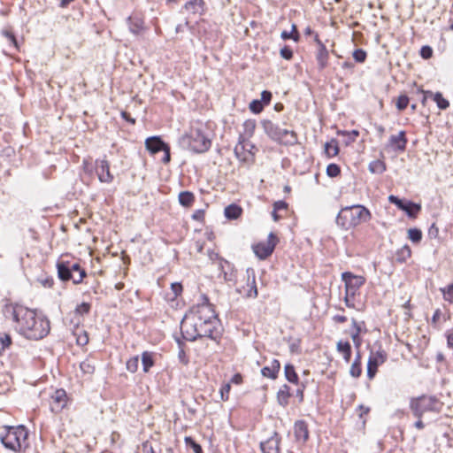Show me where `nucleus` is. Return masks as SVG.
Masks as SVG:
<instances>
[{
    "mask_svg": "<svg viewBox=\"0 0 453 453\" xmlns=\"http://www.w3.org/2000/svg\"><path fill=\"white\" fill-rule=\"evenodd\" d=\"M3 314L12 322L13 328L27 340H42L50 333V320L44 316H38L35 310L19 303H8L4 306Z\"/></svg>",
    "mask_w": 453,
    "mask_h": 453,
    "instance_id": "f257e3e1",
    "label": "nucleus"
},
{
    "mask_svg": "<svg viewBox=\"0 0 453 453\" xmlns=\"http://www.w3.org/2000/svg\"><path fill=\"white\" fill-rule=\"evenodd\" d=\"M372 219L371 211L362 204H354L341 209L336 224L344 230L354 228Z\"/></svg>",
    "mask_w": 453,
    "mask_h": 453,
    "instance_id": "f03ea898",
    "label": "nucleus"
},
{
    "mask_svg": "<svg viewBox=\"0 0 453 453\" xmlns=\"http://www.w3.org/2000/svg\"><path fill=\"white\" fill-rule=\"evenodd\" d=\"M179 145L194 153H204L211 146V140L201 127H191L188 133L179 138Z\"/></svg>",
    "mask_w": 453,
    "mask_h": 453,
    "instance_id": "7ed1b4c3",
    "label": "nucleus"
},
{
    "mask_svg": "<svg viewBox=\"0 0 453 453\" xmlns=\"http://www.w3.org/2000/svg\"><path fill=\"white\" fill-rule=\"evenodd\" d=\"M203 318L196 321L195 317L185 316L180 323L181 340H197L198 338H210L216 340L213 329L205 328L202 324Z\"/></svg>",
    "mask_w": 453,
    "mask_h": 453,
    "instance_id": "20e7f679",
    "label": "nucleus"
},
{
    "mask_svg": "<svg viewBox=\"0 0 453 453\" xmlns=\"http://www.w3.org/2000/svg\"><path fill=\"white\" fill-rule=\"evenodd\" d=\"M0 441L6 449L21 451L27 446V431L23 426H9L5 434L0 436Z\"/></svg>",
    "mask_w": 453,
    "mask_h": 453,
    "instance_id": "39448f33",
    "label": "nucleus"
},
{
    "mask_svg": "<svg viewBox=\"0 0 453 453\" xmlns=\"http://www.w3.org/2000/svg\"><path fill=\"white\" fill-rule=\"evenodd\" d=\"M57 268L58 278L63 281L71 280L74 284H80L87 275L79 263L61 261L57 264Z\"/></svg>",
    "mask_w": 453,
    "mask_h": 453,
    "instance_id": "423d86ee",
    "label": "nucleus"
},
{
    "mask_svg": "<svg viewBox=\"0 0 453 453\" xmlns=\"http://www.w3.org/2000/svg\"><path fill=\"white\" fill-rule=\"evenodd\" d=\"M438 405L439 402L434 397L426 395L414 399L411 403L413 414L419 418L425 412L437 411Z\"/></svg>",
    "mask_w": 453,
    "mask_h": 453,
    "instance_id": "0eeeda50",
    "label": "nucleus"
},
{
    "mask_svg": "<svg viewBox=\"0 0 453 453\" xmlns=\"http://www.w3.org/2000/svg\"><path fill=\"white\" fill-rule=\"evenodd\" d=\"M197 321L202 317V324L205 328L212 329L211 319L216 318L213 305L209 302V298L205 295L201 296V301L196 306Z\"/></svg>",
    "mask_w": 453,
    "mask_h": 453,
    "instance_id": "6e6552de",
    "label": "nucleus"
},
{
    "mask_svg": "<svg viewBox=\"0 0 453 453\" xmlns=\"http://www.w3.org/2000/svg\"><path fill=\"white\" fill-rule=\"evenodd\" d=\"M342 279L345 283L346 288V303L349 302V296H355L359 288L365 283V280L362 276L354 275L349 272L342 274Z\"/></svg>",
    "mask_w": 453,
    "mask_h": 453,
    "instance_id": "1a4fd4ad",
    "label": "nucleus"
},
{
    "mask_svg": "<svg viewBox=\"0 0 453 453\" xmlns=\"http://www.w3.org/2000/svg\"><path fill=\"white\" fill-rule=\"evenodd\" d=\"M277 242V236L270 233L266 241L253 245V251L260 259H265L273 252Z\"/></svg>",
    "mask_w": 453,
    "mask_h": 453,
    "instance_id": "9d476101",
    "label": "nucleus"
},
{
    "mask_svg": "<svg viewBox=\"0 0 453 453\" xmlns=\"http://www.w3.org/2000/svg\"><path fill=\"white\" fill-rule=\"evenodd\" d=\"M388 200L395 204L400 210L406 212V214L412 219H415L421 211V205L415 203L411 201L402 200L393 195L389 196Z\"/></svg>",
    "mask_w": 453,
    "mask_h": 453,
    "instance_id": "9b49d317",
    "label": "nucleus"
},
{
    "mask_svg": "<svg viewBox=\"0 0 453 453\" xmlns=\"http://www.w3.org/2000/svg\"><path fill=\"white\" fill-rule=\"evenodd\" d=\"M68 403V397L66 392L62 389H57L50 396V406L52 412H60Z\"/></svg>",
    "mask_w": 453,
    "mask_h": 453,
    "instance_id": "f8f14e48",
    "label": "nucleus"
},
{
    "mask_svg": "<svg viewBox=\"0 0 453 453\" xmlns=\"http://www.w3.org/2000/svg\"><path fill=\"white\" fill-rule=\"evenodd\" d=\"M96 173L101 182L111 183L114 177L110 171V163L105 158L96 160Z\"/></svg>",
    "mask_w": 453,
    "mask_h": 453,
    "instance_id": "ddd939ff",
    "label": "nucleus"
},
{
    "mask_svg": "<svg viewBox=\"0 0 453 453\" xmlns=\"http://www.w3.org/2000/svg\"><path fill=\"white\" fill-rule=\"evenodd\" d=\"M247 273L246 287L243 286L242 288H239L238 291L246 297H257V289L256 286L255 273L253 271H251V273L248 271Z\"/></svg>",
    "mask_w": 453,
    "mask_h": 453,
    "instance_id": "4468645a",
    "label": "nucleus"
},
{
    "mask_svg": "<svg viewBox=\"0 0 453 453\" xmlns=\"http://www.w3.org/2000/svg\"><path fill=\"white\" fill-rule=\"evenodd\" d=\"M407 142L405 132L400 131L397 135H391L389 137L387 146L392 148L394 150L404 151Z\"/></svg>",
    "mask_w": 453,
    "mask_h": 453,
    "instance_id": "2eb2a0df",
    "label": "nucleus"
},
{
    "mask_svg": "<svg viewBox=\"0 0 453 453\" xmlns=\"http://www.w3.org/2000/svg\"><path fill=\"white\" fill-rule=\"evenodd\" d=\"M278 137L279 139H275V141L284 145H295L297 143V134L293 130L280 127Z\"/></svg>",
    "mask_w": 453,
    "mask_h": 453,
    "instance_id": "dca6fc26",
    "label": "nucleus"
},
{
    "mask_svg": "<svg viewBox=\"0 0 453 453\" xmlns=\"http://www.w3.org/2000/svg\"><path fill=\"white\" fill-rule=\"evenodd\" d=\"M145 146L151 154H156L163 150L166 146V143H165L159 137L153 136L146 139Z\"/></svg>",
    "mask_w": 453,
    "mask_h": 453,
    "instance_id": "f3484780",
    "label": "nucleus"
},
{
    "mask_svg": "<svg viewBox=\"0 0 453 453\" xmlns=\"http://www.w3.org/2000/svg\"><path fill=\"white\" fill-rule=\"evenodd\" d=\"M295 436L298 441L304 443L309 438V431L307 424L299 420L295 423Z\"/></svg>",
    "mask_w": 453,
    "mask_h": 453,
    "instance_id": "a211bd4d",
    "label": "nucleus"
},
{
    "mask_svg": "<svg viewBox=\"0 0 453 453\" xmlns=\"http://www.w3.org/2000/svg\"><path fill=\"white\" fill-rule=\"evenodd\" d=\"M329 52L325 44H319L317 50L316 60L319 70L325 69L328 65Z\"/></svg>",
    "mask_w": 453,
    "mask_h": 453,
    "instance_id": "6ab92c4d",
    "label": "nucleus"
},
{
    "mask_svg": "<svg viewBox=\"0 0 453 453\" xmlns=\"http://www.w3.org/2000/svg\"><path fill=\"white\" fill-rule=\"evenodd\" d=\"M184 9L188 13L201 15L204 11V2L203 0H190L185 4Z\"/></svg>",
    "mask_w": 453,
    "mask_h": 453,
    "instance_id": "aec40b11",
    "label": "nucleus"
},
{
    "mask_svg": "<svg viewBox=\"0 0 453 453\" xmlns=\"http://www.w3.org/2000/svg\"><path fill=\"white\" fill-rule=\"evenodd\" d=\"M280 368V362L276 359H273L269 366H265L261 370V373L264 377L274 380L277 378Z\"/></svg>",
    "mask_w": 453,
    "mask_h": 453,
    "instance_id": "412c9836",
    "label": "nucleus"
},
{
    "mask_svg": "<svg viewBox=\"0 0 453 453\" xmlns=\"http://www.w3.org/2000/svg\"><path fill=\"white\" fill-rule=\"evenodd\" d=\"M265 134L273 141L275 139H279L278 132L280 130V127L274 124L273 121L265 119L261 122Z\"/></svg>",
    "mask_w": 453,
    "mask_h": 453,
    "instance_id": "4be33fe9",
    "label": "nucleus"
},
{
    "mask_svg": "<svg viewBox=\"0 0 453 453\" xmlns=\"http://www.w3.org/2000/svg\"><path fill=\"white\" fill-rule=\"evenodd\" d=\"M128 25L130 32L136 35L142 34L145 29L143 20L138 17H129Z\"/></svg>",
    "mask_w": 453,
    "mask_h": 453,
    "instance_id": "5701e85b",
    "label": "nucleus"
},
{
    "mask_svg": "<svg viewBox=\"0 0 453 453\" xmlns=\"http://www.w3.org/2000/svg\"><path fill=\"white\" fill-rule=\"evenodd\" d=\"M382 356L371 357L367 364V376L369 379H372L376 372L379 364L383 363Z\"/></svg>",
    "mask_w": 453,
    "mask_h": 453,
    "instance_id": "b1692460",
    "label": "nucleus"
},
{
    "mask_svg": "<svg viewBox=\"0 0 453 453\" xmlns=\"http://www.w3.org/2000/svg\"><path fill=\"white\" fill-rule=\"evenodd\" d=\"M290 395L289 387L288 385H283L277 393L278 403L283 407L287 406L288 404Z\"/></svg>",
    "mask_w": 453,
    "mask_h": 453,
    "instance_id": "393cba45",
    "label": "nucleus"
},
{
    "mask_svg": "<svg viewBox=\"0 0 453 453\" xmlns=\"http://www.w3.org/2000/svg\"><path fill=\"white\" fill-rule=\"evenodd\" d=\"M242 213V209L235 203H232L225 208V216L228 219H236Z\"/></svg>",
    "mask_w": 453,
    "mask_h": 453,
    "instance_id": "a878e982",
    "label": "nucleus"
},
{
    "mask_svg": "<svg viewBox=\"0 0 453 453\" xmlns=\"http://www.w3.org/2000/svg\"><path fill=\"white\" fill-rule=\"evenodd\" d=\"M325 153L328 157H335L339 153L337 140L332 139L330 142H326Z\"/></svg>",
    "mask_w": 453,
    "mask_h": 453,
    "instance_id": "bb28decb",
    "label": "nucleus"
},
{
    "mask_svg": "<svg viewBox=\"0 0 453 453\" xmlns=\"http://www.w3.org/2000/svg\"><path fill=\"white\" fill-rule=\"evenodd\" d=\"M195 201V196L189 191H182L179 194V202L185 207L190 206Z\"/></svg>",
    "mask_w": 453,
    "mask_h": 453,
    "instance_id": "cd10ccee",
    "label": "nucleus"
},
{
    "mask_svg": "<svg viewBox=\"0 0 453 453\" xmlns=\"http://www.w3.org/2000/svg\"><path fill=\"white\" fill-rule=\"evenodd\" d=\"M337 349L342 354L343 358L349 362L351 357V348L349 342H338Z\"/></svg>",
    "mask_w": 453,
    "mask_h": 453,
    "instance_id": "c85d7f7f",
    "label": "nucleus"
},
{
    "mask_svg": "<svg viewBox=\"0 0 453 453\" xmlns=\"http://www.w3.org/2000/svg\"><path fill=\"white\" fill-rule=\"evenodd\" d=\"M369 170L372 173H382L386 171V165L381 160H374L370 163Z\"/></svg>",
    "mask_w": 453,
    "mask_h": 453,
    "instance_id": "c756f323",
    "label": "nucleus"
},
{
    "mask_svg": "<svg viewBox=\"0 0 453 453\" xmlns=\"http://www.w3.org/2000/svg\"><path fill=\"white\" fill-rule=\"evenodd\" d=\"M245 146L246 145L244 143L240 142L234 148V154H235V156L237 157V158H239L242 161H247L249 159L248 158V154L249 155L251 154L250 151H249L248 153L245 152Z\"/></svg>",
    "mask_w": 453,
    "mask_h": 453,
    "instance_id": "7c9ffc66",
    "label": "nucleus"
},
{
    "mask_svg": "<svg viewBox=\"0 0 453 453\" xmlns=\"http://www.w3.org/2000/svg\"><path fill=\"white\" fill-rule=\"evenodd\" d=\"M285 376L286 379L291 383L298 382V376L295 371V368L292 365H287L285 366Z\"/></svg>",
    "mask_w": 453,
    "mask_h": 453,
    "instance_id": "2f4dec72",
    "label": "nucleus"
},
{
    "mask_svg": "<svg viewBox=\"0 0 453 453\" xmlns=\"http://www.w3.org/2000/svg\"><path fill=\"white\" fill-rule=\"evenodd\" d=\"M142 363L143 366V371L147 372L150 368L154 365L152 353L144 351L142 355Z\"/></svg>",
    "mask_w": 453,
    "mask_h": 453,
    "instance_id": "473e14b6",
    "label": "nucleus"
},
{
    "mask_svg": "<svg viewBox=\"0 0 453 453\" xmlns=\"http://www.w3.org/2000/svg\"><path fill=\"white\" fill-rule=\"evenodd\" d=\"M280 37L283 40L293 39L295 42H298L299 41V34L297 32L296 26V25H292V31L291 32H288V31H285V30L282 31L281 35H280Z\"/></svg>",
    "mask_w": 453,
    "mask_h": 453,
    "instance_id": "72a5a7b5",
    "label": "nucleus"
},
{
    "mask_svg": "<svg viewBox=\"0 0 453 453\" xmlns=\"http://www.w3.org/2000/svg\"><path fill=\"white\" fill-rule=\"evenodd\" d=\"M433 96L434 101L441 110H445L449 106V101L442 96L441 93L436 92Z\"/></svg>",
    "mask_w": 453,
    "mask_h": 453,
    "instance_id": "f704fd0d",
    "label": "nucleus"
},
{
    "mask_svg": "<svg viewBox=\"0 0 453 453\" xmlns=\"http://www.w3.org/2000/svg\"><path fill=\"white\" fill-rule=\"evenodd\" d=\"M362 333V326L357 324L354 319H352V325L350 329L349 330V335L352 338V340H357V338Z\"/></svg>",
    "mask_w": 453,
    "mask_h": 453,
    "instance_id": "c9c22d12",
    "label": "nucleus"
},
{
    "mask_svg": "<svg viewBox=\"0 0 453 453\" xmlns=\"http://www.w3.org/2000/svg\"><path fill=\"white\" fill-rule=\"evenodd\" d=\"M408 237L412 242L418 243L422 239V232L418 228H410Z\"/></svg>",
    "mask_w": 453,
    "mask_h": 453,
    "instance_id": "e433bc0d",
    "label": "nucleus"
},
{
    "mask_svg": "<svg viewBox=\"0 0 453 453\" xmlns=\"http://www.w3.org/2000/svg\"><path fill=\"white\" fill-rule=\"evenodd\" d=\"M182 285L179 282H174L171 284L170 291L173 294V296H169L170 300H175L182 293Z\"/></svg>",
    "mask_w": 453,
    "mask_h": 453,
    "instance_id": "4c0bfd02",
    "label": "nucleus"
},
{
    "mask_svg": "<svg viewBox=\"0 0 453 453\" xmlns=\"http://www.w3.org/2000/svg\"><path fill=\"white\" fill-rule=\"evenodd\" d=\"M244 133L248 136H251L256 129V121L254 119H247L243 123Z\"/></svg>",
    "mask_w": 453,
    "mask_h": 453,
    "instance_id": "58836bf2",
    "label": "nucleus"
},
{
    "mask_svg": "<svg viewBox=\"0 0 453 453\" xmlns=\"http://www.w3.org/2000/svg\"><path fill=\"white\" fill-rule=\"evenodd\" d=\"M341 173V168L338 165L336 164H330L327 165L326 167V174L329 176V177H337L338 175H340Z\"/></svg>",
    "mask_w": 453,
    "mask_h": 453,
    "instance_id": "ea45409f",
    "label": "nucleus"
},
{
    "mask_svg": "<svg viewBox=\"0 0 453 453\" xmlns=\"http://www.w3.org/2000/svg\"><path fill=\"white\" fill-rule=\"evenodd\" d=\"M187 446H189L193 449L194 453H203L202 447L196 443L191 437L187 436L184 439Z\"/></svg>",
    "mask_w": 453,
    "mask_h": 453,
    "instance_id": "a19ab883",
    "label": "nucleus"
},
{
    "mask_svg": "<svg viewBox=\"0 0 453 453\" xmlns=\"http://www.w3.org/2000/svg\"><path fill=\"white\" fill-rule=\"evenodd\" d=\"M91 309V305L88 303H82L76 306L75 308V313L83 316L85 314H88Z\"/></svg>",
    "mask_w": 453,
    "mask_h": 453,
    "instance_id": "79ce46f5",
    "label": "nucleus"
},
{
    "mask_svg": "<svg viewBox=\"0 0 453 453\" xmlns=\"http://www.w3.org/2000/svg\"><path fill=\"white\" fill-rule=\"evenodd\" d=\"M409 104V97L406 95H401L397 98L396 107L399 111H403L407 108Z\"/></svg>",
    "mask_w": 453,
    "mask_h": 453,
    "instance_id": "37998d69",
    "label": "nucleus"
},
{
    "mask_svg": "<svg viewBox=\"0 0 453 453\" xmlns=\"http://www.w3.org/2000/svg\"><path fill=\"white\" fill-rule=\"evenodd\" d=\"M263 108H264V104L259 100H253L250 104V110L253 113H256V114L260 113L263 111Z\"/></svg>",
    "mask_w": 453,
    "mask_h": 453,
    "instance_id": "c03bdc74",
    "label": "nucleus"
},
{
    "mask_svg": "<svg viewBox=\"0 0 453 453\" xmlns=\"http://www.w3.org/2000/svg\"><path fill=\"white\" fill-rule=\"evenodd\" d=\"M354 59L358 63H363L366 59V52L362 49L355 50L353 52Z\"/></svg>",
    "mask_w": 453,
    "mask_h": 453,
    "instance_id": "a18cd8bd",
    "label": "nucleus"
},
{
    "mask_svg": "<svg viewBox=\"0 0 453 453\" xmlns=\"http://www.w3.org/2000/svg\"><path fill=\"white\" fill-rule=\"evenodd\" d=\"M441 291L446 301H451L453 296V283L449 284L446 288H441Z\"/></svg>",
    "mask_w": 453,
    "mask_h": 453,
    "instance_id": "49530a36",
    "label": "nucleus"
},
{
    "mask_svg": "<svg viewBox=\"0 0 453 453\" xmlns=\"http://www.w3.org/2000/svg\"><path fill=\"white\" fill-rule=\"evenodd\" d=\"M139 358L134 357L127 362V368L131 372H135L138 368Z\"/></svg>",
    "mask_w": 453,
    "mask_h": 453,
    "instance_id": "de8ad7c7",
    "label": "nucleus"
},
{
    "mask_svg": "<svg viewBox=\"0 0 453 453\" xmlns=\"http://www.w3.org/2000/svg\"><path fill=\"white\" fill-rule=\"evenodd\" d=\"M38 281L40 282V284L44 287V288H51L54 284V280L52 277H50V276H42L41 278L38 279Z\"/></svg>",
    "mask_w": 453,
    "mask_h": 453,
    "instance_id": "09e8293b",
    "label": "nucleus"
},
{
    "mask_svg": "<svg viewBox=\"0 0 453 453\" xmlns=\"http://www.w3.org/2000/svg\"><path fill=\"white\" fill-rule=\"evenodd\" d=\"M274 442L275 443V446L274 447H269L268 449H266V447H265V443H261V449L264 453H279V448H278V442L275 441H267L266 444H271Z\"/></svg>",
    "mask_w": 453,
    "mask_h": 453,
    "instance_id": "8fccbe9b",
    "label": "nucleus"
},
{
    "mask_svg": "<svg viewBox=\"0 0 453 453\" xmlns=\"http://www.w3.org/2000/svg\"><path fill=\"white\" fill-rule=\"evenodd\" d=\"M350 374L355 377V378H357L360 376L361 372H362V369H361V365L359 363H357V361H355L351 367H350V371H349Z\"/></svg>",
    "mask_w": 453,
    "mask_h": 453,
    "instance_id": "3c124183",
    "label": "nucleus"
},
{
    "mask_svg": "<svg viewBox=\"0 0 453 453\" xmlns=\"http://www.w3.org/2000/svg\"><path fill=\"white\" fill-rule=\"evenodd\" d=\"M231 389L230 383L225 384L220 389V396L222 401H227L229 398V392Z\"/></svg>",
    "mask_w": 453,
    "mask_h": 453,
    "instance_id": "603ef678",
    "label": "nucleus"
},
{
    "mask_svg": "<svg viewBox=\"0 0 453 453\" xmlns=\"http://www.w3.org/2000/svg\"><path fill=\"white\" fill-rule=\"evenodd\" d=\"M420 56L424 59H429L433 56V49L430 46H423L420 50Z\"/></svg>",
    "mask_w": 453,
    "mask_h": 453,
    "instance_id": "864d4df0",
    "label": "nucleus"
},
{
    "mask_svg": "<svg viewBox=\"0 0 453 453\" xmlns=\"http://www.w3.org/2000/svg\"><path fill=\"white\" fill-rule=\"evenodd\" d=\"M281 58L287 60H290L293 58V51L288 46H285L280 50V52Z\"/></svg>",
    "mask_w": 453,
    "mask_h": 453,
    "instance_id": "5fc2aeb1",
    "label": "nucleus"
},
{
    "mask_svg": "<svg viewBox=\"0 0 453 453\" xmlns=\"http://www.w3.org/2000/svg\"><path fill=\"white\" fill-rule=\"evenodd\" d=\"M441 316H442V312L441 311L440 309H437L433 315L432 321H431L432 325L434 326H437L441 323Z\"/></svg>",
    "mask_w": 453,
    "mask_h": 453,
    "instance_id": "6e6d98bb",
    "label": "nucleus"
},
{
    "mask_svg": "<svg viewBox=\"0 0 453 453\" xmlns=\"http://www.w3.org/2000/svg\"><path fill=\"white\" fill-rule=\"evenodd\" d=\"M428 236L431 239H436L439 236V228L435 223H433L428 229Z\"/></svg>",
    "mask_w": 453,
    "mask_h": 453,
    "instance_id": "4d7b16f0",
    "label": "nucleus"
},
{
    "mask_svg": "<svg viewBox=\"0 0 453 453\" xmlns=\"http://www.w3.org/2000/svg\"><path fill=\"white\" fill-rule=\"evenodd\" d=\"M272 93L268 90H264L261 93V102L263 104H269L272 99Z\"/></svg>",
    "mask_w": 453,
    "mask_h": 453,
    "instance_id": "13d9d810",
    "label": "nucleus"
},
{
    "mask_svg": "<svg viewBox=\"0 0 453 453\" xmlns=\"http://www.w3.org/2000/svg\"><path fill=\"white\" fill-rule=\"evenodd\" d=\"M273 209L278 211H287L288 203L284 201H277L273 204Z\"/></svg>",
    "mask_w": 453,
    "mask_h": 453,
    "instance_id": "bf43d9fd",
    "label": "nucleus"
},
{
    "mask_svg": "<svg viewBox=\"0 0 453 453\" xmlns=\"http://www.w3.org/2000/svg\"><path fill=\"white\" fill-rule=\"evenodd\" d=\"M162 151H164L165 153L162 161L164 164H168L171 160L170 147L166 144V146L165 147V149H163Z\"/></svg>",
    "mask_w": 453,
    "mask_h": 453,
    "instance_id": "052dcab7",
    "label": "nucleus"
},
{
    "mask_svg": "<svg viewBox=\"0 0 453 453\" xmlns=\"http://www.w3.org/2000/svg\"><path fill=\"white\" fill-rule=\"evenodd\" d=\"M74 335L77 336V340H81L82 335L86 340H88V335L87 332L80 327L76 328V330L74 332Z\"/></svg>",
    "mask_w": 453,
    "mask_h": 453,
    "instance_id": "680f3d73",
    "label": "nucleus"
},
{
    "mask_svg": "<svg viewBox=\"0 0 453 453\" xmlns=\"http://www.w3.org/2000/svg\"><path fill=\"white\" fill-rule=\"evenodd\" d=\"M229 383L240 385L242 383V376L241 373H235L230 380Z\"/></svg>",
    "mask_w": 453,
    "mask_h": 453,
    "instance_id": "e2e57ef3",
    "label": "nucleus"
},
{
    "mask_svg": "<svg viewBox=\"0 0 453 453\" xmlns=\"http://www.w3.org/2000/svg\"><path fill=\"white\" fill-rule=\"evenodd\" d=\"M142 450H143V453H155V451L153 450V448L148 441H146L142 444Z\"/></svg>",
    "mask_w": 453,
    "mask_h": 453,
    "instance_id": "0e129e2a",
    "label": "nucleus"
},
{
    "mask_svg": "<svg viewBox=\"0 0 453 453\" xmlns=\"http://www.w3.org/2000/svg\"><path fill=\"white\" fill-rule=\"evenodd\" d=\"M401 254H402L404 257H411V249L409 248V246L405 245V246L401 250Z\"/></svg>",
    "mask_w": 453,
    "mask_h": 453,
    "instance_id": "69168bd1",
    "label": "nucleus"
},
{
    "mask_svg": "<svg viewBox=\"0 0 453 453\" xmlns=\"http://www.w3.org/2000/svg\"><path fill=\"white\" fill-rule=\"evenodd\" d=\"M81 368L82 371L86 372H91L94 370L92 366H90L88 363L85 362L81 364Z\"/></svg>",
    "mask_w": 453,
    "mask_h": 453,
    "instance_id": "338daca9",
    "label": "nucleus"
},
{
    "mask_svg": "<svg viewBox=\"0 0 453 453\" xmlns=\"http://www.w3.org/2000/svg\"><path fill=\"white\" fill-rule=\"evenodd\" d=\"M121 116L124 119H126L127 121L130 122L131 124H134L135 123V119L131 118L129 113H127V111H122L121 112Z\"/></svg>",
    "mask_w": 453,
    "mask_h": 453,
    "instance_id": "774afa93",
    "label": "nucleus"
}]
</instances>
